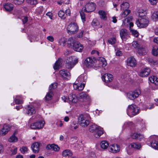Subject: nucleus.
I'll use <instances>...</instances> for the list:
<instances>
[{"label":"nucleus","instance_id":"f8f14e48","mask_svg":"<svg viewBox=\"0 0 158 158\" xmlns=\"http://www.w3.org/2000/svg\"><path fill=\"white\" fill-rule=\"evenodd\" d=\"M150 69L149 68H146L142 69L139 73V75L142 77L148 76L150 74Z\"/></svg>","mask_w":158,"mask_h":158},{"label":"nucleus","instance_id":"72a5a7b5","mask_svg":"<svg viewBox=\"0 0 158 158\" xmlns=\"http://www.w3.org/2000/svg\"><path fill=\"white\" fill-rule=\"evenodd\" d=\"M62 155L64 157L70 156L72 155V153L70 150L66 149L63 152Z\"/></svg>","mask_w":158,"mask_h":158},{"label":"nucleus","instance_id":"aec40b11","mask_svg":"<svg viewBox=\"0 0 158 158\" xmlns=\"http://www.w3.org/2000/svg\"><path fill=\"white\" fill-rule=\"evenodd\" d=\"M60 74L64 78H68L70 76V73L66 70L63 69L60 70L59 72Z\"/></svg>","mask_w":158,"mask_h":158},{"label":"nucleus","instance_id":"6e6552de","mask_svg":"<svg viewBox=\"0 0 158 158\" xmlns=\"http://www.w3.org/2000/svg\"><path fill=\"white\" fill-rule=\"evenodd\" d=\"M85 115L83 114L80 115L78 117V120L80 125L83 127H87L89 124V121L85 119Z\"/></svg>","mask_w":158,"mask_h":158},{"label":"nucleus","instance_id":"7ed1b4c3","mask_svg":"<svg viewBox=\"0 0 158 158\" xmlns=\"http://www.w3.org/2000/svg\"><path fill=\"white\" fill-rule=\"evenodd\" d=\"M149 21L148 18L146 17H142L136 21L135 23L137 26L140 28L146 27L148 24Z\"/></svg>","mask_w":158,"mask_h":158},{"label":"nucleus","instance_id":"0eeeda50","mask_svg":"<svg viewBox=\"0 0 158 158\" xmlns=\"http://www.w3.org/2000/svg\"><path fill=\"white\" fill-rule=\"evenodd\" d=\"M140 93V90L137 89L133 91L129 92L127 94V96L130 99L133 100L137 98Z\"/></svg>","mask_w":158,"mask_h":158},{"label":"nucleus","instance_id":"b1692460","mask_svg":"<svg viewBox=\"0 0 158 158\" xmlns=\"http://www.w3.org/2000/svg\"><path fill=\"white\" fill-rule=\"evenodd\" d=\"M79 127V125L76 122H73L70 124L69 127V129L72 131H75Z\"/></svg>","mask_w":158,"mask_h":158},{"label":"nucleus","instance_id":"e2e57ef3","mask_svg":"<svg viewBox=\"0 0 158 158\" xmlns=\"http://www.w3.org/2000/svg\"><path fill=\"white\" fill-rule=\"evenodd\" d=\"M10 151L12 152V154L13 155H15L17 153V148H12Z\"/></svg>","mask_w":158,"mask_h":158},{"label":"nucleus","instance_id":"423d86ee","mask_svg":"<svg viewBox=\"0 0 158 158\" xmlns=\"http://www.w3.org/2000/svg\"><path fill=\"white\" fill-rule=\"evenodd\" d=\"M149 139L152 147L155 149L158 150V136L156 135L151 136Z\"/></svg>","mask_w":158,"mask_h":158},{"label":"nucleus","instance_id":"1a4fd4ad","mask_svg":"<svg viewBox=\"0 0 158 158\" xmlns=\"http://www.w3.org/2000/svg\"><path fill=\"white\" fill-rule=\"evenodd\" d=\"M44 126V123L42 122H37L31 124L30 127L33 129H40L43 127Z\"/></svg>","mask_w":158,"mask_h":158},{"label":"nucleus","instance_id":"6e6d98bb","mask_svg":"<svg viewBox=\"0 0 158 158\" xmlns=\"http://www.w3.org/2000/svg\"><path fill=\"white\" fill-rule=\"evenodd\" d=\"M131 31L132 34V35L135 37H137L139 35V32L137 31H136L131 29Z\"/></svg>","mask_w":158,"mask_h":158},{"label":"nucleus","instance_id":"c85d7f7f","mask_svg":"<svg viewBox=\"0 0 158 158\" xmlns=\"http://www.w3.org/2000/svg\"><path fill=\"white\" fill-rule=\"evenodd\" d=\"M61 58H59L56 61L53 66V68L54 69H58L60 67V64L61 62Z\"/></svg>","mask_w":158,"mask_h":158},{"label":"nucleus","instance_id":"412c9836","mask_svg":"<svg viewBox=\"0 0 158 158\" xmlns=\"http://www.w3.org/2000/svg\"><path fill=\"white\" fill-rule=\"evenodd\" d=\"M40 143L38 142H35L31 146V148L33 152L35 153H37L39 151Z\"/></svg>","mask_w":158,"mask_h":158},{"label":"nucleus","instance_id":"c756f323","mask_svg":"<svg viewBox=\"0 0 158 158\" xmlns=\"http://www.w3.org/2000/svg\"><path fill=\"white\" fill-rule=\"evenodd\" d=\"M27 114L29 115H31L35 113V111L33 107L28 106L27 109Z\"/></svg>","mask_w":158,"mask_h":158},{"label":"nucleus","instance_id":"864d4df0","mask_svg":"<svg viewBox=\"0 0 158 158\" xmlns=\"http://www.w3.org/2000/svg\"><path fill=\"white\" fill-rule=\"evenodd\" d=\"M152 18L153 20H155L158 19V11L154 13L152 16Z\"/></svg>","mask_w":158,"mask_h":158},{"label":"nucleus","instance_id":"a211bd4d","mask_svg":"<svg viewBox=\"0 0 158 158\" xmlns=\"http://www.w3.org/2000/svg\"><path fill=\"white\" fill-rule=\"evenodd\" d=\"M73 87L75 89L78 90H82L85 86L84 83H75L73 84Z\"/></svg>","mask_w":158,"mask_h":158},{"label":"nucleus","instance_id":"f257e3e1","mask_svg":"<svg viewBox=\"0 0 158 158\" xmlns=\"http://www.w3.org/2000/svg\"><path fill=\"white\" fill-rule=\"evenodd\" d=\"M140 109L135 104L129 105L127 110V114L131 117L139 113Z\"/></svg>","mask_w":158,"mask_h":158},{"label":"nucleus","instance_id":"a18cd8bd","mask_svg":"<svg viewBox=\"0 0 158 158\" xmlns=\"http://www.w3.org/2000/svg\"><path fill=\"white\" fill-rule=\"evenodd\" d=\"M20 98L21 96L20 95L17 96L16 97L14 101L16 104H22L23 103V101L19 100V99Z\"/></svg>","mask_w":158,"mask_h":158},{"label":"nucleus","instance_id":"4c0bfd02","mask_svg":"<svg viewBox=\"0 0 158 158\" xmlns=\"http://www.w3.org/2000/svg\"><path fill=\"white\" fill-rule=\"evenodd\" d=\"M86 77L81 75L79 76L77 79V81L78 83H81L82 82H86Z\"/></svg>","mask_w":158,"mask_h":158},{"label":"nucleus","instance_id":"c9c22d12","mask_svg":"<svg viewBox=\"0 0 158 158\" xmlns=\"http://www.w3.org/2000/svg\"><path fill=\"white\" fill-rule=\"evenodd\" d=\"M101 147L103 149H106L109 146V144L108 142L104 140L102 141L100 143Z\"/></svg>","mask_w":158,"mask_h":158},{"label":"nucleus","instance_id":"58836bf2","mask_svg":"<svg viewBox=\"0 0 158 158\" xmlns=\"http://www.w3.org/2000/svg\"><path fill=\"white\" fill-rule=\"evenodd\" d=\"M146 12L145 11L142 9H140L138 12V16L139 17L141 18L145 16Z\"/></svg>","mask_w":158,"mask_h":158},{"label":"nucleus","instance_id":"052dcab7","mask_svg":"<svg viewBox=\"0 0 158 158\" xmlns=\"http://www.w3.org/2000/svg\"><path fill=\"white\" fill-rule=\"evenodd\" d=\"M20 151L22 153H24L26 152L27 151V148L26 147H23L20 149Z\"/></svg>","mask_w":158,"mask_h":158},{"label":"nucleus","instance_id":"0e129e2a","mask_svg":"<svg viewBox=\"0 0 158 158\" xmlns=\"http://www.w3.org/2000/svg\"><path fill=\"white\" fill-rule=\"evenodd\" d=\"M22 19V21L23 24H25L28 21V17L26 16L23 17Z\"/></svg>","mask_w":158,"mask_h":158},{"label":"nucleus","instance_id":"ddd939ff","mask_svg":"<svg viewBox=\"0 0 158 158\" xmlns=\"http://www.w3.org/2000/svg\"><path fill=\"white\" fill-rule=\"evenodd\" d=\"M73 49L77 52H81L83 48V45L78 42H76L73 45Z\"/></svg>","mask_w":158,"mask_h":158},{"label":"nucleus","instance_id":"9b49d317","mask_svg":"<svg viewBox=\"0 0 158 158\" xmlns=\"http://www.w3.org/2000/svg\"><path fill=\"white\" fill-rule=\"evenodd\" d=\"M120 150L119 146L116 144H114L110 145L109 148V152L113 153H116L118 152Z\"/></svg>","mask_w":158,"mask_h":158},{"label":"nucleus","instance_id":"e433bc0d","mask_svg":"<svg viewBox=\"0 0 158 158\" xmlns=\"http://www.w3.org/2000/svg\"><path fill=\"white\" fill-rule=\"evenodd\" d=\"M129 147L130 148L139 149L141 147V145L139 143H133L129 146Z\"/></svg>","mask_w":158,"mask_h":158},{"label":"nucleus","instance_id":"f704fd0d","mask_svg":"<svg viewBox=\"0 0 158 158\" xmlns=\"http://www.w3.org/2000/svg\"><path fill=\"white\" fill-rule=\"evenodd\" d=\"M53 95V93L52 91H49L45 97V100L46 101H48L51 100Z\"/></svg>","mask_w":158,"mask_h":158},{"label":"nucleus","instance_id":"dca6fc26","mask_svg":"<svg viewBox=\"0 0 158 158\" xmlns=\"http://www.w3.org/2000/svg\"><path fill=\"white\" fill-rule=\"evenodd\" d=\"M46 149L47 150L52 149L55 151H58L60 149V148L57 145L54 144H48L47 145Z\"/></svg>","mask_w":158,"mask_h":158},{"label":"nucleus","instance_id":"4be33fe9","mask_svg":"<svg viewBox=\"0 0 158 158\" xmlns=\"http://www.w3.org/2000/svg\"><path fill=\"white\" fill-rule=\"evenodd\" d=\"M68 100L69 101L73 103H76L78 100L77 96L74 94H70L68 96Z\"/></svg>","mask_w":158,"mask_h":158},{"label":"nucleus","instance_id":"8fccbe9b","mask_svg":"<svg viewBox=\"0 0 158 158\" xmlns=\"http://www.w3.org/2000/svg\"><path fill=\"white\" fill-rule=\"evenodd\" d=\"M27 2L32 5H35L37 3V0H26Z\"/></svg>","mask_w":158,"mask_h":158},{"label":"nucleus","instance_id":"4d7b16f0","mask_svg":"<svg viewBox=\"0 0 158 158\" xmlns=\"http://www.w3.org/2000/svg\"><path fill=\"white\" fill-rule=\"evenodd\" d=\"M116 41V39L114 38L110 39L108 40V43L111 44H114L115 43Z\"/></svg>","mask_w":158,"mask_h":158},{"label":"nucleus","instance_id":"09e8293b","mask_svg":"<svg viewBox=\"0 0 158 158\" xmlns=\"http://www.w3.org/2000/svg\"><path fill=\"white\" fill-rule=\"evenodd\" d=\"M148 61L151 63V64H152L154 65H156L158 63V62L157 61H156L153 59L149 58L147 59Z\"/></svg>","mask_w":158,"mask_h":158},{"label":"nucleus","instance_id":"5fc2aeb1","mask_svg":"<svg viewBox=\"0 0 158 158\" xmlns=\"http://www.w3.org/2000/svg\"><path fill=\"white\" fill-rule=\"evenodd\" d=\"M132 44L133 47L137 49L141 46L136 41H133Z\"/></svg>","mask_w":158,"mask_h":158},{"label":"nucleus","instance_id":"13d9d810","mask_svg":"<svg viewBox=\"0 0 158 158\" xmlns=\"http://www.w3.org/2000/svg\"><path fill=\"white\" fill-rule=\"evenodd\" d=\"M98 24V22L96 19H94L91 23V24L93 26H97Z\"/></svg>","mask_w":158,"mask_h":158},{"label":"nucleus","instance_id":"bb28decb","mask_svg":"<svg viewBox=\"0 0 158 158\" xmlns=\"http://www.w3.org/2000/svg\"><path fill=\"white\" fill-rule=\"evenodd\" d=\"M100 127L95 124H93L90 125L89 129V131L91 132H94L96 131Z\"/></svg>","mask_w":158,"mask_h":158},{"label":"nucleus","instance_id":"603ef678","mask_svg":"<svg viewBox=\"0 0 158 158\" xmlns=\"http://www.w3.org/2000/svg\"><path fill=\"white\" fill-rule=\"evenodd\" d=\"M57 84L56 83H53L49 87V91H52L57 87Z\"/></svg>","mask_w":158,"mask_h":158},{"label":"nucleus","instance_id":"393cba45","mask_svg":"<svg viewBox=\"0 0 158 158\" xmlns=\"http://www.w3.org/2000/svg\"><path fill=\"white\" fill-rule=\"evenodd\" d=\"M103 133V129L100 127L94 132V135L96 138H99Z\"/></svg>","mask_w":158,"mask_h":158},{"label":"nucleus","instance_id":"f03ea898","mask_svg":"<svg viewBox=\"0 0 158 158\" xmlns=\"http://www.w3.org/2000/svg\"><path fill=\"white\" fill-rule=\"evenodd\" d=\"M78 59L75 56L69 57L66 60V67L68 69H71L78 62Z\"/></svg>","mask_w":158,"mask_h":158},{"label":"nucleus","instance_id":"a19ab883","mask_svg":"<svg viewBox=\"0 0 158 158\" xmlns=\"http://www.w3.org/2000/svg\"><path fill=\"white\" fill-rule=\"evenodd\" d=\"M98 60L101 62L102 67H104L107 64L106 61L104 58L100 57L98 59Z\"/></svg>","mask_w":158,"mask_h":158},{"label":"nucleus","instance_id":"680f3d73","mask_svg":"<svg viewBox=\"0 0 158 158\" xmlns=\"http://www.w3.org/2000/svg\"><path fill=\"white\" fill-rule=\"evenodd\" d=\"M24 1V0H14V3L18 5L22 4Z\"/></svg>","mask_w":158,"mask_h":158},{"label":"nucleus","instance_id":"5701e85b","mask_svg":"<svg viewBox=\"0 0 158 158\" xmlns=\"http://www.w3.org/2000/svg\"><path fill=\"white\" fill-rule=\"evenodd\" d=\"M80 98L84 99L85 101H89L90 100V97L85 92H82L79 94Z\"/></svg>","mask_w":158,"mask_h":158},{"label":"nucleus","instance_id":"bf43d9fd","mask_svg":"<svg viewBox=\"0 0 158 158\" xmlns=\"http://www.w3.org/2000/svg\"><path fill=\"white\" fill-rule=\"evenodd\" d=\"M80 15L81 19H82L83 22L85 20V15L83 11H81L80 12Z\"/></svg>","mask_w":158,"mask_h":158},{"label":"nucleus","instance_id":"de8ad7c7","mask_svg":"<svg viewBox=\"0 0 158 158\" xmlns=\"http://www.w3.org/2000/svg\"><path fill=\"white\" fill-rule=\"evenodd\" d=\"M58 15L61 19H64L66 17L65 15L64 12L62 10H60L58 13Z\"/></svg>","mask_w":158,"mask_h":158},{"label":"nucleus","instance_id":"cd10ccee","mask_svg":"<svg viewBox=\"0 0 158 158\" xmlns=\"http://www.w3.org/2000/svg\"><path fill=\"white\" fill-rule=\"evenodd\" d=\"M98 13L100 15V18L103 20H106L107 19V17L106 16V13L103 10H99L98 12Z\"/></svg>","mask_w":158,"mask_h":158},{"label":"nucleus","instance_id":"2eb2a0df","mask_svg":"<svg viewBox=\"0 0 158 158\" xmlns=\"http://www.w3.org/2000/svg\"><path fill=\"white\" fill-rule=\"evenodd\" d=\"M96 59L94 57L87 58L85 61V64L86 67L89 66L91 64L95 63Z\"/></svg>","mask_w":158,"mask_h":158},{"label":"nucleus","instance_id":"20e7f679","mask_svg":"<svg viewBox=\"0 0 158 158\" xmlns=\"http://www.w3.org/2000/svg\"><path fill=\"white\" fill-rule=\"evenodd\" d=\"M96 8V4L93 2L87 3L85 6L82 8L83 11L89 13L94 11Z\"/></svg>","mask_w":158,"mask_h":158},{"label":"nucleus","instance_id":"ea45409f","mask_svg":"<svg viewBox=\"0 0 158 158\" xmlns=\"http://www.w3.org/2000/svg\"><path fill=\"white\" fill-rule=\"evenodd\" d=\"M121 9L123 10H128V8H129V4L127 2L123 3L121 5Z\"/></svg>","mask_w":158,"mask_h":158},{"label":"nucleus","instance_id":"4468645a","mask_svg":"<svg viewBox=\"0 0 158 158\" xmlns=\"http://www.w3.org/2000/svg\"><path fill=\"white\" fill-rule=\"evenodd\" d=\"M127 63L128 66L131 67L135 66L137 64L135 58L132 56L128 58Z\"/></svg>","mask_w":158,"mask_h":158},{"label":"nucleus","instance_id":"774afa93","mask_svg":"<svg viewBox=\"0 0 158 158\" xmlns=\"http://www.w3.org/2000/svg\"><path fill=\"white\" fill-rule=\"evenodd\" d=\"M153 42L158 45V37H155L153 39Z\"/></svg>","mask_w":158,"mask_h":158},{"label":"nucleus","instance_id":"473e14b6","mask_svg":"<svg viewBox=\"0 0 158 158\" xmlns=\"http://www.w3.org/2000/svg\"><path fill=\"white\" fill-rule=\"evenodd\" d=\"M137 50L138 53L140 55H144L147 53L145 48L142 46H141Z\"/></svg>","mask_w":158,"mask_h":158},{"label":"nucleus","instance_id":"2f4dec72","mask_svg":"<svg viewBox=\"0 0 158 158\" xmlns=\"http://www.w3.org/2000/svg\"><path fill=\"white\" fill-rule=\"evenodd\" d=\"M150 81L156 85H158V78L155 76H152L149 78Z\"/></svg>","mask_w":158,"mask_h":158},{"label":"nucleus","instance_id":"69168bd1","mask_svg":"<svg viewBox=\"0 0 158 158\" xmlns=\"http://www.w3.org/2000/svg\"><path fill=\"white\" fill-rule=\"evenodd\" d=\"M47 39L51 42H53L54 40L53 37L52 36H49L47 37Z\"/></svg>","mask_w":158,"mask_h":158},{"label":"nucleus","instance_id":"37998d69","mask_svg":"<svg viewBox=\"0 0 158 158\" xmlns=\"http://www.w3.org/2000/svg\"><path fill=\"white\" fill-rule=\"evenodd\" d=\"M17 140L18 138L15 136L14 134H13L8 139V141L10 142H15Z\"/></svg>","mask_w":158,"mask_h":158},{"label":"nucleus","instance_id":"7c9ffc66","mask_svg":"<svg viewBox=\"0 0 158 158\" xmlns=\"http://www.w3.org/2000/svg\"><path fill=\"white\" fill-rule=\"evenodd\" d=\"M132 138L135 139H140L143 138V136L140 134L134 133L131 135Z\"/></svg>","mask_w":158,"mask_h":158},{"label":"nucleus","instance_id":"f3484780","mask_svg":"<svg viewBox=\"0 0 158 158\" xmlns=\"http://www.w3.org/2000/svg\"><path fill=\"white\" fill-rule=\"evenodd\" d=\"M120 37L123 40H125L128 36V33L127 30L125 29H122L120 32Z\"/></svg>","mask_w":158,"mask_h":158},{"label":"nucleus","instance_id":"c03bdc74","mask_svg":"<svg viewBox=\"0 0 158 158\" xmlns=\"http://www.w3.org/2000/svg\"><path fill=\"white\" fill-rule=\"evenodd\" d=\"M131 12L129 10H123V12L121 14V16L123 18H125Z\"/></svg>","mask_w":158,"mask_h":158},{"label":"nucleus","instance_id":"9d476101","mask_svg":"<svg viewBox=\"0 0 158 158\" xmlns=\"http://www.w3.org/2000/svg\"><path fill=\"white\" fill-rule=\"evenodd\" d=\"M102 80L106 83L111 82L113 79V77L110 74H105L102 77Z\"/></svg>","mask_w":158,"mask_h":158},{"label":"nucleus","instance_id":"338daca9","mask_svg":"<svg viewBox=\"0 0 158 158\" xmlns=\"http://www.w3.org/2000/svg\"><path fill=\"white\" fill-rule=\"evenodd\" d=\"M152 4L155 5L158 2V0H149Z\"/></svg>","mask_w":158,"mask_h":158},{"label":"nucleus","instance_id":"39448f33","mask_svg":"<svg viewBox=\"0 0 158 158\" xmlns=\"http://www.w3.org/2000/svg\"><path fill=\"white\" fill-rule=\"evenodd\" d=\"M67 32L69 34H73L77 33L78 30V27L75 23H71L67 27Z\"/></svg>","mask_w":158,"mask_h":158},{"label":"nucleus","instance_id":"a878e982","mask_svg":"<svg viewBox=\"0 0 158 158\" xmlns=\"http://www.w3.org/2000/svg\"><path fill=\"white\" fill-rule=\"evenodd\" d=\"M3 6L5 10L9 12L12 11L14 7V6L12 4L8 3L5 4Z\"/></svg>","mask_w":158,"mask_h":158},{"label":"nucleus","instance_id":"3c124183","mask_svg":"<svg viewBox=\"0 0 158 158\" xmlns=\"http://www.w3.org/2000/svg\"><path fill=\"white\" fill-rule=\"evenodd\" d=\"M152 53L154 56H157L158 55V48L157 47H153Z\"/></svg>","mask_w":158,"mask_h":158},{"label":"nucleus","instance_id":"49530a36","mask_svg":"<svg viewBox=\"0 0 158 158\" xmlns=\"http://www.w3.org/2000/svg\"><path fill=\"white\" fill-rule=\"evenodd\" d=\"M67 41L66 39L64 37L61 38L59 41V43L60 45L64 46L65 45Z\"/></svg>","mask_w":158,"mask_h":158},{"label":"nucleus","instance_id":"6ab92c4d","mask_svg":"<svg viewBox=\"0 0 158 158\" xmlns=\"http://www.w3.org/2000/svg\"><path fill=\"white\" fill-rule=\"evenodd\" d=\"M10 127L9 125L7 124H4L1 131V134L2 135H5L10 130Z\"/></svg>","mask_w":158,"mask_h":158},{"label":"nucleus","instance_id":"79ce46f5","mask_svg":"<svg viewBox=\"0 0 158 158\" xmlns=\"http://www.w3.org/2000/svg\"><path fill=\"white\" fill-rule=\"evenodd\" d=\"M74 43H75V40L73 37L69 38L68 41V45L69 47L71 46L72 45V44L73 45V44Z\"/></svg>","mask_w":158,"mask_h":158}]
</instances>
